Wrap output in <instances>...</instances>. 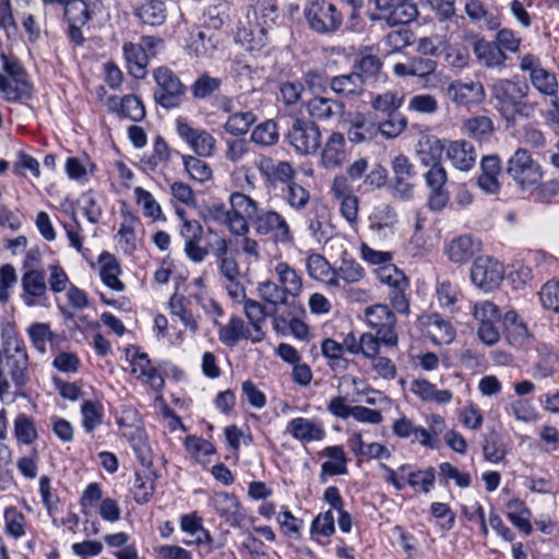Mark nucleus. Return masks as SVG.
Masks as SVG:
<instances>
[{
  "label": "nucleus",
  "mask_w": 559,
  "mask_h": 559,
  "mask_svg": "<svg viewBox=\"0 0 559 559\" xmlns=\"http://www.w3.org/2000/svg\"><path fill=\"white\" fill-rule=\"evenodd\" d=\"M214 324L218 325V322L215 320ZM253 336L243 320L237 316H233L227 324H219L218 340L228 347L237 345L241 340L252 341Z\"/></svg>",
  "instance_id": "34"
},
{
  "label": "nucleus",
  "mask_w": 559,
  "mask_h": 559,
  "mask_svg": "<svg viewBox=\"0 0 559 559\" xmlns=\"http://www.w3.org/2000/svg\"><path fill=\"white\" fill-rule=\"evenodd\" d=\"M323 500L331 509L338 512V527L342 533L348 534L353 527V518L348 511L344 509L345 502L336 486L328 487L323 492Z\"/></svg>",
  "instance_id": "44"
},
{
  "label": "nucleus",
  "mask_w": 559,
  "mask_h": 559,
  "mask_svg": "<svg viewBox=\"0 0 559 559\" xmlns=\"http://www.w3.org/2000/svg\"><path fill=\"white\" fill-rule=\"evenodd\" d=\"M310 235L319 242L328 241L332 236L329 210L324 205L316 206L307 216Z\"/></svg>",
  "instance_id": "38"
},
{
  "label": "nucleus",
  "mask_w": 559,
  "mask_h": 559,
  "mask_svg": "<svg viewBox=\"0 0 559 559\" xmlns=\"http://www.w3.org/2000/svg\"><path fill=\"white\" fill-rule=\"evenodd\" d=\"M444 251L451 262L462 265L480 251V242L471 235H462L452 239Z\"/></svg>",
  "instance_id": "27"
},
{
  "label": "nucleus",
  "mask_w": 559,
  "mask_h": 559,
  "mask_svg": "<svg viewBox=\"0 0 559 559\" xmlns=\"http://www.w3.org/2000/svg\"><path fill=\"white\" fill-rule=\"evenodd\" d=\"M286 139L299 155H313L321 146V129L313 120L296 118L288 128Z\"/></svg>",
  "instance_id": "8"
},
{
  "label": "nucleus",
  "mask_w": 559,
  "mask_h": 559,
  "mask_svg": "<svg viewBox=\"0 0 559 559\" xmlns=\"http://www.w3.org/2000/svg\"><path fill=\"white\" fill-rule=\"evenodd\" d=\"M322 455L330 459L321 465V476L345 475L347 473V459L341 445H331L322 450Z\"/></svg>",
  "instance_id": "49"
},
{
  "label": "nucleus",
  "mask_w": 559,
  "mask_h": 559,
  "mask_svg": "<svg viewBox=\"0 0 559 559\" xmlns=\"http://www.w3.org/2000/svg\"><path fill=\"white\" fill-rule=\"evenodd\" d=\"M176 130L180 139H182L199 157H210L214 154L216 140L207 130L193 128L182 118L176 120Z\"/></svg>",
  "instance_id": "12"
},
{
  "label": "nucleus",
  "mask_w": 559,
  "mask_h": 559,
  "mask_svg": "<svg viewBox=\"0 0 559 559\" xmlns=\"http://www.w3.org/2000/svg\"><path fill=\"white\" fill-rule=\"evenodd\" d=\"M428 335L433 344H450L455 337V330L450 321L443 319L439 313L428 317Z\"/></svg>",
  "instance_id": "46"
},
{
  "label": "nucleus",
  "mask_w": 559,
  "mask_h": 559,
  "mask_svg": "<svg viewBox=\"0 0 559 559\" xmlns=\"http://www.w3.org/2000/svg\"><path fill=\"white\" fill-rule=\"evenodd\" d=\"M5 532L14 539L26 534L27 522L25 515L16 507H8L3 513Z\"/></svg>",
  "instance_id": "60"
},
{
  "label": "nucleus",
  "mask_w": 559,
  "mask_h": 559,
  "mask_svg": "<svg viewBox=\"0 0 559 559\" xmlns=\"http://www.w3.org/2000/svg\"><path fill=\"white\" fill-rule=\"evenodd\" d=\"M392 194L403 201L412 199L414 192L413 179L416 171L409 158L403 154L397 155L392 160Z\"/></svg>",
  "instance_id": "15"
},
{
  "label": "nucleus",
  "mask_w": 559,
  "mask_h": 559,
  "mask_svg": "<svg viewBox=\"0 0 559 559\" xmlns=\"http://www.w3.org/2000/svg\"><path fill=\"white\" fill-rule=\"evenodd\" d=\"M473 52L477 61L486 68L502 67L508 59L506 52L495 41L486 40L483 37L474 41Z\"/></svg>",
  "instance_id": "32"
},
{
  "label": "nucleus",
  "mask_w": 559,
  "mask_h": 559,
  "mask_svg": "<svg viewBox=\"0 0 559 559\" xmlns=\"http://www.w3.org/2000/svg\"><path fill=\"white\" fill-rule=\"evenodd\" d=\"M82 427L92 433L103 423L104 407L99 402L85 400L81 405Z\"/></svg>",
  "instance_id": "59"
},
{
  "label": "nucleus",
  "mask_w": 559,
  "mask_h": 559,
  "mask_svg": "<svg viewBox=\"0 0 559 559\" xmlns=\"http://www.w3.org/2000/svg\"><path fill=\"white\" fill-rule=\"evenodd\" d=\"M127 356L130 357L131 372L136 374V378L150 385L153 390L159 391L163 389L165 381L158 370L152 366L148 355L142 352L139 347L132 346L127 350Z\"/></svg>",
  "instance_id": "18"
},
{
  "label": "nucleus",
  "mask_w": 559,
  "mask_h": 559,
  "mask_svg": "<svg viewBox=\"0 0 559 559\" xmlns=\"http://www.w3.org/2000/svg\"><path fill=\"white\" fill-rule=\"evenodd\" d=\"M13 436L17 444H34L39 437L35 418L26 413H19L13 420Z\"/></svg>",
  "instance_id": "41"
},
{
  "label": "nucleus",
  "mask_w": 559,
  "mask_h": 559,
  "mask_svg": "<svg viewBox=\"0 0 559 559\" xmlns=\"http://www.w3.org/2000/svg\"><path fill=\"white\" fill-rule=\"evenodd\" d=\"M506 173L522 190L536 188L543 178L540 165L525 148H518L508 159Z\"/></svg>",
  "instance_id": "7"
},
{
  "label": "nucleus",
  "mask_w": 559,
  "mask_h": 559,
  "mask_svg": "<svg viewBox=\"0 0 559 559\" xmlns=\"http://www.w3.org/2000/svg\"><path fill=\"white\" fill-rule=\"evenodd\" d=\"M396 223L397 214L395 210L388 204L376 206L369 216L370 229L379 237L393 235Z\"/></svg>",
  "instance_id": "33"
},
{
  "label": "nucleus",
  "mask_w": 559,
  "mask_h": 559,
  "mask_svg": "<svg viewBox=\"0 0 559 559\" xmlns=\"http://www.w3.org/2000/svg\"><path fill=\"white\" fill-rule=\"evenodd\" d=\"M156 477L157 475L155 472H151L150 474L135 472L130 492L138 504H145L152 499L155 492Z\"/></svg>",
  "instance_id": "48"
},
{
  "label": "nucleus",
  "mask_w": 559,
  "mask_h": 559,
  "mask_svg": "<svg viewBox=\"0 0 559 559\" xmlns=\"http://www.w3.org/2000/svg\"><path fill=\"white\" fill-rule=\"evenodd\" d=\"M180 528L192 536H195L193 540H183L187 546H201L211 545L213 538L210 532L203 527L202 519L197 513L185 514L180 520Z\"/></svg>",
  "instance_id": "42"
},
{
  "label": "nucleus",
  "mask_w": 559,
  "mask_h": 559,
  "mask_svg": "<svg viewBox=\"0 0 559 559\" xmlns=\"http://www.w3.org/2000/svg\"><path fill=\"white\" fill-rule=\"evenodd\" d=\"M129 74L134 79H143L146 75L148 56L141 44L124 43L122 46Z\"/></svg>",
  "instance_id": "36"
},
{
  "label": "nucleus",
  "mask_w": 559,
  "mask_h": 559,
  "mask_svg": "<svg viewBox=\"0 0 559 559\" xmlns=\"http://www.w3.org/2000/svg\"><path fill=\"white\" fill-rule=\"evenodd\" d=\"M152 75L156 83L155 103L165 109L179 107L187 92V87L180 78L165 66L154 69Z\"/></svg>",
  "instance_id": "6"
},
{
  "label": "nucleus",
  "mask_w": 559,
  "mask_h": 559,
  "mask_svg": "<svg viewBox=\"0 0 559 559\" xmlns=\"http://www.w3.org/2000/svg\"><path fill=\"white\" fill-rule=\"evenodd\" d=\"M445 94L456 107L466 109L480 105L486 98L484 85L479 81L473 80L452 81L448 85Z\"/></svg>",
  "instance_id": "13"
},
{
  "label": "nucleus",
  "mask_w": 559,
  "mask_h": 559,
  "mask_svg": "<svg viewBox=\"0 0 559 559\" xmlns=\"http://www.w3.org/2000/svg\"><path fill=\"white\" fill-rule=\"evenodd\" d=\"M134 14L142 23L156 26L165 22L166 9L160 0H146L135 8Z\"/></svg>",
  "instance_id": "52"
},
{
  "label": "nucleus",
  "mask_w": 559,
  "mask_h": 559,
  "mask_svg": "<svg viewBox=\"0 0 559 559\" xmlns=\"http://www.w3.org/2000/svg\"><path fill=\"white\" fill-rule=\"evenodd\" d=\"M278 139L277 123L273 119L259 123L251 133V141L261 146H272Z\"/></svg>",
  "instance_id": "63"
},
{
  "label": "nucleus",
  "mask_w": 559,
  "mask_h": 559,
  "mask_svg": "<svg viewBox=\"0 0 559 559\" xmlns=\"http://www.w3.org/2000/svg\"><path fill=\"white\" fill-rule=\"evenodd\" d=\"M306 109L312 119L326 121L341 118L345 112V104L331 97L314 96L306 103Z\"/></svg>",
  "instance_id": "24"
},
{
  "label": "nucleus",
  "mask_w": 559,
  "mask_h": 559,
  "mask_svg": "<svg viewBox=\"0 0 559 559\" xmlns=\"http://www.w3.org/2000/svg\"><path fill=\"white\" fill-rule=\"evenodd\" d=\"M490 99L495 109L508 122L518 116H528L531 107L527 104L530 86L519 76L496 79L488 84Z\"/></svg>",
  "instance_id": "2"
},
{
  "label": "nucleus",
  "mask_w": 559,
  "mask_h": 559,
  "mask_svg": "<svg viewBox=\"0 0 559 559\" xmlns=\"http://www.w3.org/2000/svg\"><path fill=\"white\" fill-rule=\"evenodd\" d=\"M277 281H264L258 284L262 300L272 306V326L281 335L292 334L300 341L309 338L310 329L305 322L307 316L304 305L298 300L302 292L301 276L286 262L275 266Z\"/></svg>",
  "instance_id": "1"
},
{
  "label": "nucleus",
  "mask_w": 559,
  "mask_h": 559,
  "mask_svg": "<svg viewBox=\"0 0 559 559\" xmlns=\"http://www.w3.org/2000/svg\"><path fill=\"white\" fill-rule=\"evenodd\" d=\"M241 304H243L245 314L254 331L252 342L257 343L262 341L264 337V333L262 331L261 325L264 323L267 317L272 318V308L267 310L266 307L261 302L248 298L243 300Z\"/></svg>",
  "instance_id": "43"
},
{
  "label": "nucleus",
  "mask_w": 559,
  "mask_h": 559,
  "mask_svg": "<svg viewBox=\"0 0 559 559\" xmlns=\"http://www.w3.org/2000/svg\"><path fill=\"white\" fill-rule=\"evenodd\" d=\"M501 169V159L498 155L484 156L480 160L481 174L477 179L478 187L486 193H497L500 189L498 177Z\"/></svg>",
  "instance_id": "29"
},
{
  "label": "nucleus",
  "mask_w": 559,
  "mask_h": 559,
  "mask_svg": "<svg viewBox=\"0 0 559 559\" xmlns=\"http://www.w3.org/2000/svg\"><path fill=\"white\" fill-rule=\"evenodd\" d=\"M0 94L8 103H19L22 99H29L33 94L31 83H14L12 79L0 74Z\"/></svg>",
  "instance_id": "53"
},
{
  "label": "nucleus",
  "mask_w": 559,
  "mask_h": 559,
  "mask_svg": "<svg viewBox=\"0 0 559 559\" xmlns=\"http://www.w3.org/2000/svg\"><path fill=\"white\" fill-rule=\"evenodd\" d=\"M98 263L100 265L99 276L102 282L116 292H123L126 286L118 277L121 269L115 255L104 251L98 257Z\"/></svg>",
  "instance_id": "39"
},
{
  "label": "nucleus",
  "mask_w": 559,
  "mask_h": 559,
  "mask_svg": "<svg viewBox=\"0 0 559 559\" xmlns=\"http://www.w3.org/2000/svg\"><path fill=\"white\" fill-rule=\"evenodd\" d=\"M365 79L362 74L353 70L350 73L332 76L330 80L331 90L342 97H357L365 91Z\"/></svg>",
  "instance_id": "31"
},
{
  "label": "nucleus",
  "mask_w": 559,
  "mask_h": 559,
  "mask_svg": "<svg viewBox=\"0 0 559 559\" xmlns=\"http://www.w3.org/2000/svg\"><path fill=\"white\" fill-rule=\"evenodd\" d=\"M503 325L506 337L512 346L521 347L530 338L526 324L514 310H509L504 313Z\"/></svg>",
  "instance_id": "40"
},
{
  "label": "nucleus",
  "mask_w": 559,
  "mask_h": 559,
  "mask_svg": "<svg viewBox=\"0 0 559 559\" xmlns=\"http://www.w3.org/2000/svg\"><path fill=\"white\" fill-rule=\"evenodd\" d=\"M129 443L140 464L151 468L153 466V453L146 432L140 429L135 430L130 436Z\"/></svg>",
  "instance_id": "57"
},
{
  "label": "nucleus",
  "mask_w": 559,
  "mask_h": 559,
  "mask_svg": "<svg viewBox=\"0 0 559 559\" xmlns=\"http://www.w3.org/2000/svg\"><path fill=\"white\" fill-rule=\"evenodd\" d=\"M309 28L319 35H332L341 31L344 22L342 11L326 0L310 2L304 11Z\"/></svg>",
  "instance_id": "5"
},
{
  "label": "nucleus",
  "mask_w": 559,
  "mask_h": 559,
  "mask_svg": "<svg viewBox=\"0 0 559 559\" xmlns=\"http://www.w3.org/2000/svg\"><path fill=\"white\" fill-rule=\"evenodd\" d=\"M348 159L345 136L341 132H332L328 138L322 153L321 163L325 168H338Z\"/></svg>",
  "instance_id": "26"
},
{
  "label": "nucleus",
  "mask_w": 559,
  "mask_h": 559,
  "mask_svg": "<svg viewBox=\"0 0 559 559\" xmlns=\"http://www.w3.org/2000/svg\"><path fill=\"white\" fill-rule=\"evenodd\" d=\"M390 304H376L365 309L367 324L376 331L384 346L393 347L399 343L396 332V316L390 309Z\"/></svg>",
  "instance_id": "9"
},
{
  "label": "nucleus",
  "mask_w": 559,
  "mask_h": 559,
  "mask_svg": "<svg viewBox=\"0 0 559 559\" xmlns=\"http://www.w3.org/2000/svg\"><path fill=\"white\" fill-rule=\"evenodd\" d=\"M504 276V266L491 257H478L471 267L472 283L485 292L497 288Z\"/></svg>",
  "instance_id": "11"
},
{
  "label": "nucleus",
  "mask_w": 559,
  "mask_h": 559,
  "mask_svg": "<svg viewBox=\"0 0 559 559\" xmlns=\"http://www.w3.org/2000/svg\"><path fill=\"white\" fill-rule=\"evenodd\" d=\"M64 169L70 179L86 182L88 176L95 173L96 166L87 156L84 158L71 156L67 158Z\"/></svg>",
  "instance_id": "56"
},
{
  "label": "nucleus",
  "mask_w": 559,
  "mask_h": 559,
  "mask_svg": "<svg viewBox=\"0 0 559 559\" xmlns=\"http://www.w3.org/2000/svg\"><path fill=\"white\" fill-rule=\"evenodd\" d=\"M107 110L119 119H129L133 122H141L146 117L145 106L140 97L128 94L122 97L117 95L108 96L105 100Z\"/></svg>",
  "instance_id": "19"
},
{
  "label": "nucleus",
  "mask_w": 559,
  "mask_h": 559,
  "mask_svg": "<svg viewBox=\"0 0 559 559\" xmlns=\"http://www.w3.org/2000/svg\"><path fill=\"white\" fill-rule=\"evenodd\" d=\"M377 278L388 287L386 298L391 308L399 314L411 313V283L405 273L395 264L376 269Z\"/></svg>",
  "instance_id": "3"
},
{
  "label": "nucleus",
  "mask_w": 559,
  "mask_h": 559,
  "mask_svg": "<svg viewBox=\"0 0 559 559\" xmlns=\"http://www.w3.org/2000/svg\"><path fill=\"white\" fill-rule=\"evenodd\" d=\"M252 225L257 234L270 235L276 241L288 242L292 239L286 219L276 211H259L252 221Z\"/></svg>",
  "instance_id": "16"
},
{
  "label": "nucleus",
  "mask_w": 559,
  "mask_h": 559,
  "mask_svg": "<svg viewBox=\"0 0 559 559\" xmlns=\"http://www.w3.org/2000/svg\"><path fill=\"white\" fill-rule=\"evenodd\" d=\"M464 11L471 22L487 31H496L501 26V11L496 7L486 5L483 0H466Z\"/></svg>",
  "instance_id": "21"
},
{
  "label": "nucleus",
  "mask_w": 559,
  "mask_h": 559,
  "mask_svg": "<svg viewBox=\"0 0 559 559\" xmlns=\"http://www.w3.org/2000/svg\"><path fill=\"white\" fill-rule=\"evenodd\" d=\"M53 5L64 7L63 15L67 23L85 25L91 20L90 7L84 0H64V2Z\"/></svg>",
  "instance_id": "61"
},
{
  "label": "nucleus",
  "mask_w": 559,
  "mask_h": 559,
  "mask_svg": "<svg viewBox=\"0 0 559 559\" xmlns=\"http://www.w3.org/2000/svg\"><path fill=\"white\" fill-rule=\"evenodd\" d=\"M379 15L370 14L371 21H385L390 26L413 22L418 15L417 5L412 0H374Z\"/></svg>",
  "instance_id": "10"
},
{
  "label": "nucleus",
  "mask_w": 559,
  "mask_h": 559,
  "mask_svg": "<svg viewBox=\"0 0 559 559\" xmlns=\"http://www.w3.org/2000/svg\"><path fill=\"white\" fill-rule=\"evenodd\" d=\"M466 133L478 142H487L491 138L493 121L487 116L472 117L464 122Z\"/></svg>",
  "instance_id": "55"
},
{
  "label": "nucleus",
  "mask_w": 559,
  "mask_h": 559,
  "mask_svg": "<svg viewBox=\"0 0 559 559\" xmlns=\"http://www.w3.org/2000/svg\"><path fill=\"white\" fill-rule=\"evenodd\" d=\"M3 364L14 386L13 401L16 399L29 401L32 399L29 356L5 359Z\"/></svg>",
  "instance_id": "17"
},
{
  "label": "nucleus",
  "mask_w": 559,
  "mask_h": 559,
  "mask_svg": "<svg viewBox=\"0 0 559 559\" xmlns=\"http://www.w3.org/2000/svg\"><path fill=\"white\" fill-rule=\"evenodd\" d=\"M260 171L272 187L278 183L287 186L296 176L293 165L286 160L274 162L271 158L264 159L260 165Z\"/></svg>",
  "instance_id": "30"
},
{
  "label": "nucleus",
  "mask_w": 559,
  "mask_h": 559,
  "mask_svg": "<svg viewBox=\"0 0 559 559\" xmlns=\"http://www.w3.org/2000/svg\"><path fill=\"white\" fill-rule=\"evenodd\" d=\"M257 116L251 111H240L229 115L224 123V130L231 135H243L255 122Z\"/></svg>",
  "instance_id": "62"
},
{
  "label": "nucleus",
  "mask_w": 559,
  "mask_h": 559,
  "mask_svg": "<svg viewBox=\"0 0 559 559\" xmlns=\"http://www.w3.org/2000/svg\"><path fill=\"white\" fill-rule=\"evenodd\" d=\"M2 359L28 356L24 341L19 336L14 323L8 319L0 322Z\"/></svg>",
  "instance_id": "25"
},
{
  "label": "nucleus",
  "mask_w": 559,
  "mask_h": 559,
  "mask_svg": "<svg viewBox=\"0 0 559 559\" xmlns=\"http://www.w3.org/2000/svg\"><path fill=\"white\" fill-rule=\"evenodd\" d=\"M436 296L440 307L450 312L456 311V304L463 297L460 287L450 281H442L437 284Z\"/></svg>",
  "instance_id": "58"
},
{
  "label": "nucleus",
  "mask_w": 559,
  "mask_h": 559,
  "mask_svg": "<svg viewBox=\"0 0 559 559\" xmlns=\"http://www.w3.org/2000/svg\"><path fill=\"white\" fill-rule=\"evenodd\" d=\"M365 269L354 258L344 253L340 264L333 267V274L328 280V286L341 287V283L356 284L365 277Z\"/></svg>",
  "instance_id": "22"
},
{
  "label": "nucleus",
  "mask_w": 559,
  "mask_h": 559,
  "mask_svg": "<svg viewBox=\"0 0 559 559\" xmlns=\"http://www.w3.org/2000/svg\"><path fill=\"white\" fill-rule=\"evenodd\" d=\"M211 506L216 513L230 526H239L243 520L241 504L236 495L229 492H216L211 498Z\"/></svg>",
  "instance_id": "23"
},
{
  "label": "nucleus",
  "mask_w": 559,
  "mask_h": 559,
  "mask_svg": "<svg viewBox=\"0 0 559 559\" xmlns=\"http://www.w3.org/2000/svg\"><path fill=\"white\" fill-rule=\"evenodd\" d=\"M345 122L348 124L347 136L353 143L371 140L377 133L374 123L368 122L361 112H349Z\"/></svg>",
  "instance_id": "37"
},
{
  "label": "nucleus",
  "mask_w": 559,
  "mask_h": 559,
  "mask_svg": "<svg viewBox=\"0 0 559 559\" xmlns=\"http://www.w3.org/2000/svg\"><path fill=\"white\" fill-rule=\"evenodd\" d=\"M252 12L254 22L258 25L274 24L278 17L276 0H250L247 17L250 21Z\"/></svg>",
  "instance_id": "47"
},
{
  "label": "nucleus",
  "mask_w": 559,
  "mask_h": 559,
  "mask_svg": "<svg viewBox=\"0 0 559 559\" xmlns=\"http://www.w3.org/2000/svg\"><path fill=\"white\" fill-rule=\"evenodd\" d=\"M447 156L455 168L463 171L471 170L476 163L474 145L465 140L451 142L447 148Z\"/></svg>",
  "instance_id": "35"
},
{
  "label": "nucleus",
  "mask_w": 559,
  "mask_h": 559,
  "mask_svg": "<svg viewBox=\"0 0 559 559\" xmlns=\"http://www.w3.org/2000/svg\"><path fill=\"white\" fill-rule=\"evenodd\" d=\"M27 334L33 347L40 354L46 353L47 343L51 346L59 344V336L50 330L48 323H32L27 329Z\"/></svg>",
  "instance_id": "50"
},
{
  "label": "nucleus",
  "mask_w": 559,
  "mask_h": 559,
  "mask_svg": "<svg viewBox=\"0 0 559 559\" xmlns=\"http://www.w3.org/2000/svg\"><path fill=\"white\" fill-rule=\"evenodd\" d=\"M22 299L28 307L43 305L47 299V284L43 270L25 271L21 280Z\"/></svg>",
  "instance_id": "20"
},
{
  "label": "nucleus",
  "mask_w": 559,
  "mask_h": 559,
  "mask_svg": "<svg viewBox=\"0 0 559 559\" xmlns=\"http://www.w3.org/2000/svg\"><path fill=\"white\" fill-rule=\"evenodd\" d=\"M425 182L430 189L427 206L433 212L442 211L450 201V194L445 189L448 174L442 164L432 165L425 173Z\"/></svg>",
  "instance_id": "14"
},
{
  "label": "nucleus",
  "mask_w": 559,
  "mask_h": 559,
  "mask_svg": "<svg viewBox=\"0 0 559 559\" xmlns=\"http://www.w3.org/2000/svg\"><path fill=\"white\" fill-rule=\"evenodd\" d=\"M282 197L296 211L304 210L310 200V192L294 180L282 189Z\"/></svg>",
  "instance_id": "64"
},
{
  "label": "nucleus",
  "mask_w": 559,
  "mask_h": 559,
  "mask_svg": "<svg viewBox=\"0 0 559 559\" xmlns=\"http://www.w3.org/2000/svg\"><path fill=\"white\" fill-rule=\"evenodd\" d=\"M508 520L522 533L530 535L533 531L532 512L521 499H511L506 503Z\"/></svg>",
  "instance_id": "45"
},
{
  "label": "nucleus",
  "mask_w": 559,
  "mask_h": 559,
  "mask_svg": "<svg viewBox=\"0 0 559 559\" xmlns=\"http://www.w3.org/2000/svg\"><path fill=\"white\" fill-rule=\"evenodd\" d=\"M379 467L384 473L383 480L397 491L408 485L414 490L427 495L435 487L436 469L431 466L426 469H411L412 465L405 463L395 471L385 463H380Z\"/></svg>",
  "instance_id": "4"
},
{
  "label": "nucleus",
  "mask_w": 559,
  "mask_h": 559,
  "mask_svg": "<svg viewBox=\"0 0 559 559\" xmlns=\"http://www.w3.org/2000/svg\"><path fill=\"white\" fill-rule=\"evenodd\" d=\"M382 67L383 63L378 56L365 53L355 60L353 69L361 73L365 83H367L368 81L377 82L382 79Z\"/></svg>",
  "instance_id": "54"
},
{
  "label": "nucleus",
  "mask_w": 559,
  "mask_h": 559,
  "mask_svg": "<svg viewBox=\"0 0 559 559\" xmlns=\"http://www.w3.org/2000/svg\"><path fill=\"white\" fill-rule=\"evenodd\" d=\"M481 449L484 459L493 464L501 463L508 452L501 435L496 430L484 435Z\"/></svg>",
  "instance_id": "51"
},
{
  "label": "nucleus",
  "mask_w": 559,
  "mask_h": 559,
  "mask_svg": "<svg viewBox=\"0 0 559 559\" xmlns=\"http://www.w3.org/2000/svg\"><path fill=\"white\" fill-rule=\"evenodd\" d=\"M286 432L304 443L320 441L325 437V431L321 424L304 417L290 419L287 424Z\"/></svg>",
  "instance_id": "28"
}]
</instances>
